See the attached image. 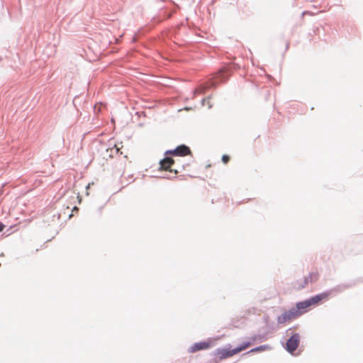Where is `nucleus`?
Returning <instances> with one entry per match:
<instances>
[{
	"label": "nucleus",
	"instance_id": "obj_14",
	"mask_svg": "<svg viewBox=\"0 0 363 363\" xmlns=\"http://www.w3.org/2000/svg\"><path fill=\"white\" fill-rule=\"evenodd\" d=\"M114 147L116 148V152H117V153H118V152H119V151H120V147H118V145H116L114 146Z\"/></svg>",
	"mask_w": 363,
	"mask_h": 363
},
{
	"label": "nucleus",
	"instance_id": "obj_7",
	"mask_svg": "<svg viewBox=\"0 0 363 363\" xmlns=\"http://www.w3.org/2000/svg\"><path fill=\"white\" fill-rule=\"evenodd\" d=\"M174 163V160L170 157H165L164 159L162 160L160 162V169L165 170V171H169L173 172V170L171 169V167Z\"/></svg>",
	"mask_w": 363,
	"mask_h": 363
},
{
	"label": "nucleus",
	"instance_id": "obj_4",
	"mask_svg": "<svg viewBox=\"0 0 363 363\" xmlns=\"http://www.w3.org/2000/svg\"><path fill=\"white\" fill-rule=\"evenodd\" d=\"M318 279V274L317 272L311 273L307 277H305L303 281L296 286L298 289L304 288L308 282L317 281Z\"/></svg>",
	"mask_w": 363,
	"mask_h": 363
},
{
	"label": "nucleus",
	"instance_id": "obj_13",
	"mask_svg": "<svg viewBox=\"0 0 363 363\" xmlns=\"http://www.w3.org/2000/svg\"><path fill=\"white\" fill-rule=\"evenodd\" d=\"M4 225L2 223H0V232L4 230Z\"/></svg>",
	"mask_w": 363,
	"mask_h": 363
},
{
	"label": "nucleus",
	"instance_id": "obj_2",
	"mask_svg": "<svg viewBox=\"0 0 363 363\" xmlns=\"http://www.w3.org/2000/svg\"><path fill=\"white\" fill-rule=\"evenodd\" d=\"M166 154L175 155V156L184 157V156L191 155V151L188 146H186L185 145H179L178 147H177L173 150L167 151L166 152Z\"/></svg>",
	"mask_w": 363,
	"mask_h": 363
},
{
	"label": "nucleus",
	"instance_id": "obj_11",
	"mask_svg": "<svg viewBox=\"0 0 363 363\" xmlns=\"http://www.w3.org/2000/svg\"><path fill=\"white\" fill-rule=\"evenodd\" d=\"M251 345H252V343L250 342H244L240 347H238L235 348L236 351L238 353H239V352L247 349L249 347H250Z\"/></svg>",
	"mask_w": 363,
	"mask_h": 363
},
{
	"label": "nucleus",
	"instance_id": "obj_1",
	"mask_svg": "<svg viewBox=\"0 0 363 363\" xmlns=\"http://www.w3.org/2000/svg\"><path fill=\"white\" fill-rule=\"evenodd\" d=\"M300 315V312L292 308L279 315L277 318V321L279 323L284 324L289 320L297 318Z\"/></svg>",
	"mask_w": 363,
	"mask_h": 363
},
{
	"label": "nucleus",
	"instance_id": "obj_12",
	"mask_svg": "<svg viewBox=\"0 0 363 363\" xmlns=\"http://www.w3.org/2000/svg\"><path fill=\"white\" fill-rule=\"evenodd\" d=\"M230 160V157L227 155H224L222 157V161L224 164H227Z\"/></svg>",
	"mask_w": 363,
	"mask_h": 363
},
{
	"label": "nucleus",
	"instance_id": "obj_6",
	"mask_svg": "<svg viewBox=\"0 0 363 363\" xmlns=\"http://www.w3.org/2000/svg\"><path fill=\"white\" fill-rule=\"evenodd\" d=\"M330 296L329 292H323L322 294H319L318 295H315L311 298H309L312 306L317 305L321 301H325Z\"/></svg>",
	"mask_w": 363,
	"mask_h": 363
},
{
	"label": "nucleus",
	"instance_id": "obj_5",
	"mask_svg": "<svg viewBox=\"0 0 363 363\" xmlns=\"http://www.w3.org/2000/svg\"><path fill=\"white\" fill-rule=\"evenodd\" d=\"M238 354L236 349L228 350V349H220L217 350V354L220 359H226L228 357H233Z\"/></svg>",
	"mask_w": 363,
	"mask_h": 363
},
{
	"label": "nucleus",
	"instance_id": "obj_9",
	"mask_svg": "<svg viewBox=\"0 0 363 363\" xmlns=\"http://www.w3.org/2000/svg\"><path fill=\"white\" fill-rule=\"evenodd\" d=\"M211 345L208 342H197L192 345L189 350L191 352H195L199 350H206L210 347Z\"/></svg>",
	"mask_w": 363,
	"mask_h": 363
},
{
	"label": "nucleus",
	"instance_id": "obj_8",
	"mask_svg": "<svg viewBox=\"0 0 363 363\" xmlns=\"http://www.w3.org/2000/svg\"><path fill=\"white\" fill-rule=\"evenodd\" d=\"M312 306L311 301L309 299L298 302L296 303V311H298L301 313V315L306 313L308 308H310Z\"/></svg>",
	"mask_w": 363,
	"mask_h": 363
},
{
	"label": "nucleus",
	"instance_id": "obj_3",
	"mask_svg": "<svg viewBox=\"0 0 363 363\" xmlns=\"http://www.w3.org/2000/svg\"><path fill=\"white\" fill-rule=\"evenodd\" d=\"M300 342V336L298 334H294L286 342V349L290 352L293 353L298 347Z\"/></svg>",
	"mask_w": 363,
	"mask_h": 363
},
{
	"label": "nucleus",
	"instance_id": "obj_10",
	"mask_svg": "<svg viewBox=\"0 0 363 363\" xmlns=\"http://www.w3.org/2000/svg\"><path fill=\"white\" fill-rule=\"evenodd\" d=\"M269 348H270V347L268 346V345H261V346H259L257 347L252 349L251 350H250L248 352V353H250V352H262V351L269 350Z\"/></svg>",
	"mask_w": 363,
	"mask_h": 363
}]
</instances>
